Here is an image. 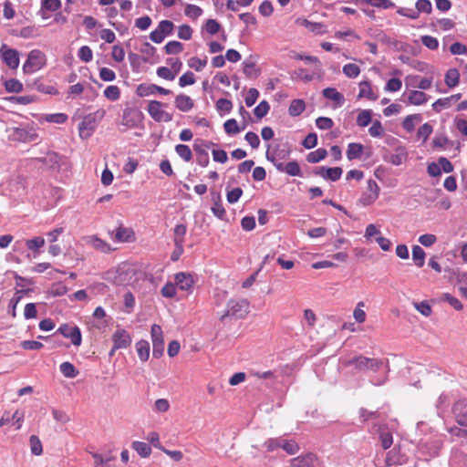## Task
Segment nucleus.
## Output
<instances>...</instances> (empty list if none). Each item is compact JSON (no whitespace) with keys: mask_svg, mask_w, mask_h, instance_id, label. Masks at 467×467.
Listing matches in <instances>:
<instances>
[{"mask_svg":"<svg viewBox=\"0 0 467 467\" xmlns=\"http://www.w3.org/2000/svg\"><path fill=\"white\" fill-rule=\"evenodd\" d=\"M344 366L353 367L355 370L359 372H365L371 370L376 372L381 368L384 364V360L381 358H367L359 355L343 361Z\"/></svg>","mask_w":467,"mask_h":467,"instance_id":"obj_1","label":"nucleus"},{"mask_svg":"<svg viewBox=\"0 0 467 467\" xmlns=\"http://www.w3.org/2000/svg\"><path fill=\"white\" fill-rule=\"evenodd\" d=\"M106 111L98 109L97 111L88 114L78 125L79 136L82 139L89 138L95 131L98 123L104 118Z\"/></svg>","mask_w":467,"mask_h":467,"instance_id":"obj_2","label":"nucleus"},{"mask_svg":"<svg viewBox=\"0 0 467 467\" xmlns=\"http://www.w3.org/2000/svg\"><path fill=\"white\" fill-rule=\"evenodd\" d=\"M137 270L130 264H121L116 270L113 282L118 285H130L137 281Z\"/></svg>","mask_w":467,"mask_h":467,"instance_id":"obj_3","label":"nucleus"},{"mask_svg":"<svg viewBox=\"0 0 467 467\" xmlns=\"http://www.w3.org/2000/svg\"><path fill=\"white\" fill-rule=\"evenodd\" d=\"M249 312V302L246 299H231L227 304V310L221 317L224 320L226 317L244 318Z\"/></svg>","mask_w":467,"mask_h":467,"instance_id":"obj_4","label":"nucleus"},{"mask_svg":"<svg viewBox=\"0 0 467 467\" xmlns=\"http://www.w3.org/2000/svg\"><path fill=\"white\" fill-rule=\"evenodd\" d=\"M46 63V55L38 49H34L29 52L27 59L23 66V71L26 74H32L42 68Z\"/></svg>","mask_w":467,"mask_h":467,"instance_id":"obj_5","label":"nucleus"},{"mask_svg":"<svg viewBox=\"0 0 467 467\" xmlns=\"http://www.w3.org/2000/svg\"><path fill=\"white\" fill-rule=\"evenodd\" d=\"M167 107L158 100H150L147 107L149 115L157 122H170L173 119V115L166 111L163 108Z\"/></svg>","mask_w":467,"mask_h":467,"instance_id":"obj_6","label":"nucleus"},{"mask_svg":"<svg viewBox=\"0 0 467 467\" xmlns=\"http://www.w3.org/2000/svg\"><path fill=\"white\" fill-rule=\"evenodd\" d=\"M380 188L374 180L368 181L367 189L358 199V203L364 207L373 204L379 196Z\"/></svg>","mask_w":467,"mask_h":467,"instance_id":"obj_7","label":"nucleus"},{"mask_svg":"<svg viewBox=\"0 0 467 467\" xmlns=\"http://www.w3.org/2000/svg\"><path fill=\"white\" fill-rule=\"evenodd\" d=\"M151 340H152V355L154 358H159L163 355L164 352V338L163 332L159 325H152L150 329Z\"/></svg>","mask_w":467,"mask_h":467,"instance_id":"obj_8","label":"nucleus"},{"mask_svg":"<svg viewBox=\"0 0 467 467\" xmlns=\"http://www.w3.org/2000/svg\"><path fill=\"white\" fill-rule=\"evenodd\" d=\"M0 57L10 68L16 69L19 66V54L16 49L10 48L5 44L0 47Z\"/></svg>","mask_w":467,"mask_h":467,"instance_id":"obj_9","label":"nucleus"},{"mask_svg":"<svg viewBox=\"0 0 467 467\" xmlns=\"http://www.w3.org/2000/svg\"><path fill=\"white\" fill-rule=\"evenodd\" d=\"M57 332L62 334L65 337L69 338L74 346H80L82 337L80 329L77 326L70 327L67 324H64L57 329Z\"/></svg>","mask_w":467,"mask_h":467,"instance_id":"obj_10","label":"nucleus"},{"mask_svg":"<svg viewBox=\"0 0 467 467\" xmlns=\"http://www.w3.org/2000/svg\"><path fill=\"white\" fill-rule=\"evenodd\" d=\"M112 341L114 348L120 349L127 348L131 343V338L125 329L118 328L112 335Z\"/></svg>","mask_w":467,"mask_h":467,"instance_id":"obj_11","label":"nucleus"},{"mask_svg":"<svg viewBox=\"0 0 467 467\" xmlns=\"http://www.w3.org/2000/svg\"><path fill=\"white\" fill-rule=\"evenodd\" d=\"M317 457L314 453H306L293 458L290 461L291 467H316Z\"/></svg>","mask_w":467,"mask_h":467,"instance_id":"obj_12","label":"nucleus"},{"mask_svg":"<svg viewBox=\"0 0 467 467\" xmlns=\"http://www.w3.org/2000/svg\"><path fill=\"white\" fill-rule=\"evenodd\" d=\"M296 24L306 27L309 32L315 35H323L327 32V26L319 22H312L304 17H298Z\"/></svg>","mask_w":467,"mask_h":467,"instance_id":"obj_13","label":"nucleus"},{"mask_svg":"<svg viewBox=\"0 0 467 467\" xmlns=\"http://www.w3.org/2000/svg\"><path fill=\"white\" fill-rule=\"evenodd\" d=\"M342 173L343 170L340 167H319L317 169V171H315V174L321 176L325 180H330L332 182H337L339 180Z\"/></svg>","mask_w":467,"mask_h":467,"instance_id":"obj_14","label":"nucleus"},{"mask_svg":"<svg viewBox=\"0 0 467 467\" xmlns=\"http://www.w3.org/2000/svg\"><path fill=\"white\" fill-rule=\"evenodd\" d=\"M453 413L459 425L467 427V400H460L453 406Z\"/></svg>","mask_w":467,"mask_h":467,"instance_id":"obj_15","label":"nucleus"},{"mask_svg":"<svg viewBox=\"0 0 467 467\" xmlns=\"http://www.w3.org/2000/svg\"><path fill=\"white\" fill-rule=\"evenodd\" d=\"M87 244L93 247L95 250L104 254H109L113 250L109 243L99 238L96 235L88 236Z\"/></svg>","mask_w":467,"mask_h":467,"instance_id":"obj_16","label":"nucleus"},{"mask_svg":"<svg viewBox=\"0 0 467 467\" xmlns=\"http://www.w3.org/2000/svg\"><path fill=\"white\" fill-rule=\"evenodd\" d=\"M407 86L419 88L421 90L430 89L432 86V78H420L419 76L408 77L406 78Z\"/></svg>","mask_w":467,"mask_h":467,"instance_id":"obj_17","label":"nucleus"},{"mask_svg":"<svg viewBox=\"0 0 467 467\" xmlns=\"http://www.w3.org/2000/svg\"><path fill=\"white\" fill-rule=\"evenodd\" d=\"M115 241L119 243H131L135 241V233L131 228L119 226L116 229Z\"/></svg>","mask_w":467,"mask_h":467,"instance_id":"obj_18","label":"nucleus"},{"mask_svg":"<svg viewBox=\"0 0 467 467\" xmlns=\"http://www.w3.org/2000/svg\"><path fill=\"white\" fill-rule=\"evenodd\" d=\"M175 107L182 112H188L194 107L193 99L185 94H180L175 97Z\"/></svg>","mask_w":467,"mask_h":467,"instance_id":"obj_19","label":"nucleus"},{"mask_svg":"<svg viewBox=\"0 0 467 467\" xmlns=\"http://www.w3.org/2000/svg\"><path fill=\"white\" fill-rule=\"evenodd\" d=\"M176 285L183 291H190L193 285L192 275L185 273H178L175 275Z\"/></svg>","mask_w":467,"mask_h":467,"instance_id":"obj_20","label":"nucleus"},{"mask_svg":"<svg viewBox=\"0 0 467 467\" xmlns=\"http://www.w3.org/2000/svg\"><path fill=\"white\" fill-rule=\"evenodd\" d=\"M141 113L136 109H127L123 112V124L129 128L135 127L140 120Z\"/></svg>","mask_w":467,"mask_h":467,"instance_id":"obj_21","label":"nucleus"},{"mask_svg":"<svg viewBox=\"0 0 467 467\" xmlns=\"http://www.w3.org/2000/svg\"><path fill=\"white\" fill-rule=\"evenodd\" d=\"M287 156L288 151L285 150H275L272 151L267 150L266 151V159L271 161L276 169L279 164H284L283 161L285 160Z\"/></svg>","mask_w":467,"mask_h":467,"instance_id":"obj_22","label":"nucleus"},{"mask_svg":"<svg viewBox=\"0 0 467 467\" xmlns=\"http://www.w3.org/2000/svg\"><path fill=\"white\" fill-rule=\"evenodd\" d=\"M212 202H213V206H212L213 213L216 217L223 219V216L225 215V210L222 203L221 194L219 192H212Z\"/></svg>","mask_w":467,"mask_h":467,"instance_id":"obj_23","label":"nucleus"},{"mask_svg":"<svg viewBox=\"0 0 467 467\" xmlns=\"http://www.w3.org/2000/svg\"><path fill=\"white\" fill-rule=\"evenodd\" d=\"M358 99L366 98L369 100L378 99V95L373 91L370 82L361 81L359 83Z\"/></svg>","mask_w":467,"mask_h":467,"instance_id":"obj_24","label":"nucleus"},{"mask_svg":"<svg viewBox=\"0 0 467 467\" xmlns=\"http://www.w3.org/2000/svg\"><path fill=\"white\" fill-rule=\"evenodd\" d=\"M429 96L421 90H412L408 95V103L420 106L426 103Z\"/></svg>","mask_w":467,"mask_h":467,"instance_id":"obj_25","label":"nucleus"},{"mask_svg":"<svg viewBox=\"0 0 467 467\" xmlns=\"http://www.w3.org/2000/svg\"><path fill=\"white\" fill-rule=\"evenodd\" d=\"M277 170L281 172H285L290 176H301V169L299 164L296 161H289L286 164H279Z\"/></svg>","mask_w":467,"mask_h":467,"instance_id":"obj_26","label":"nucleus"},{"mask_svg":"<svg viewBox=\"0 0 467 467\" xmlns=\"http://www.w3.org/2000/svg\"><path fill=\"white\" fill-rule=\"evenodd\" d=\"M323 95L326 99L333 100L337 105L341 106L344 101V96L334 88H327L323 90Z\"/></svg>","mask_w":467,"mask_h":467,"instance_id":"obj_27","label":"nucleus"},{"mask_svg":"<svg viewBox=\"0 0 467 467\" xmlns=\"http://www.w3.org/2000/svg\"><path fill=\"white\" fill-rule=\"evenodd\" d=\"M306 109V103L303 99H293L288 108V113L292 117H297L303 113Z\"/></svg>","mask_w":467,"mask_h":467,"instance_id":"obj_28","label":"nucleus"},{"mask_svg":"<svg viewBox=\"0 0 467 467\" xmlns=\"http://www.w3.org/2000/svg\"><path fill=\"white\" fill-rule=\"evenodd\" d=\"M136 349L140 359L143 362L147 361L150 357V344L146 340H140L136 344Z\"/></svg>","mask_w":467,"mask_h":467,"instance_id":"obj_29","label":"nucleus"},{"mask_svg":"<svg viewBox=\"0 0 467 467\" xmlns=\"http://www.w3.org/2000/svg\"><path fill=\"white\" fill-rule=\"evenodd\" d=\"M426 254L420 245L412 246V260L418 267H422L425 263Z\"/></svg>","mask_w":467,"mask_h":467,"instance_id":"obj_30","label":"nucleus"},{"mask_svg":"<svg viewBox=\"0 0 467 467\" xmlns=\"http://www.w3.org/2000/svg\"><path fill=\"white\" fill-rule=\"evenodd\" d=\"M131 447L142 458H147L151 453L150 446L143 441H133Z\"/></svg>","mask_w":467,"mask_h":467,"instance_id":"obj_31","label":"nucleus"},{"mask_svg":"<svg viewBox=\"0 0 467 467\" xmlns=\"http://www.w3.org/2000/svg\"><path fill=\"white\" fill-rule=\"evenodd\" d=\"M407 159V152L404 149H397L395 153H392L386 159L393 165L399 166L402 164Z\"/></svg>","mask_w":467,"mask_h":467,"instance_id":"obj_32","label":"nucleus"},{"mask_svg":"<svg viewBox=\"0 0 467 467\" xmlns=\"http://www.w3.org/2000/svg\"><path fill=\"white\" fill-rule=\"evenodd\" d=\"M379 441L382 448L387 450L391 447L393 443V437L391 432L387 428H381L379 431Z\"/></svg>","mask_w":467,"mask_h":467,"instance_id":"obj_33","label":"nucleus"},{"mask_svg":"<svg viewBox=\"0 0 467 467\" xmlns=\"http://www.w3.org/2000/svg\"><path fill=\"white\" fill-rule=\"evenodd\" d=\"M460 73L456 68H450L445 75V83L449 88H454L459 84Z\"/></svg>","mask_w":467,"mask_h":467,"instance_id":"obj_34","label":"nucleus"},{"mask_svg":"<svg viewBox=\"0 0 467 467\" xmlns=\"http://www.w3.org/2000/svg\"><path fill=\"white\" fill-rule=\"evenodd\" d=\"M363 152V146L359 143H349L347 150V157L349 161L358 159Z\"/></svg>","mask_w":467,"mask_h":467,"instance_id":"obj_35","label":"nucleus"},{"mask_svg":"<svg viewBox=\"0 0 467 467\" xmlns=\"http://www.w3.org/2000/svg\"><path fill=\"white\" fill-rule=\"evenodd\" d=\"M92 457L95 460V467H110V462L115 460L111 455L103 456L97 452H92Z\"/></svg>","mask_w":467,"mask_h":467,"instance_id":"obj_36","label":"nucleus"},{"mask_svg":"<svg viewBox=\"0 0 467 467\" xmlns=\"http://www.w3.org/2000/svg\"><path fill=\"white\" fill-rule=\"evenodd\" d=\"M60 372L68 379H74L78 376V371L75 366L70 362H63L59 367Z\"/></svg>","mask_w":467,"mask_h":467,"instance_id":"obj_37","label":"nucleus"},{"mask_svg":"<svg viewBox=\"0 0 467 467\" xmlns=\"http://www.w3.org/2000/svg\"><path fill=\"white\" fill-rule=\"evenodd\" d=\"M187 233L185 224H177L173 229V242L174 244H184V237Z\"/></svg>","mask_w":467,"mask_h":467,"instance_id":"obj_38","label":"nucleus"},{"mask_svg":"<svg viewBox=\"0 0 467 467\" xmlns=\"http://www.w3.org/2000/svg\"><path fill=\"white\" fill-rule=\"evenodd\" d=\"M327 155L326 149L319 148L317 150L311 151L306 156V161L310 163H317L324 160Z\"/></svg>","mask_w":467,"mask_h":467,"instance_id":"obj_39","label":"nucleus"},{"mask_svg":"<svg viewBox=\"0 0 467 467\" xmlns=\"http://www.w3.org/2000/svg\"><path fill=\"white\" fill-rule=\"evenodd\" d=\"M27 249L39 254V249L45 245V239L41 236H37L26 241Z\"/></svg>","mask_w":467,"mask_h":467,"instance_id":"obj_40","label":"nucleus"},{"mask_svg":"<svg viewBox=\"0 0 467 467\" xmlns=\"http://www.w3.org/2000/svg\"><path fill=\"white\" fill-rule=\"evenodd\" d=\"M372 112L369 109H362L357 117V124L359 127H367L371 122Z\"/></svg>","mask_w":467,"mask_h":467,"instance_id":"obj_41","label":"nucleus"},{"mask_svg":"<svg viewBox=\"0 0 467 467\" xmlns=\"http://www.w3.org/2000/svg\"><path fill=\"white\" fill-rule=\"evenodd\" d=\"M156 85L155 84H140L137 87L136 93L139 97H148L155 94Z\"/></svg>","mask_w":467,"mask_h":467,"instance_id":"obj_42","label":"nucleus"},{"mask_svg":"<svg viewBox=\"0 0 467 467\" xmlns=\"http://www.w3.org/2000/svg\"><path fill=\"white\" fill-rule=\"evenodd\" d=\"M175 151L185 161H190L192 159V153L188 145L178 144L175 147Z\"/></svg>","mask_w":467,"mask_h":467,"instance_id":"obj_43","label":"nucleus"},{"mask_svg":"<svg viewBox=\"0 0 467 467\" xmlns=\"http://www.w3.org/2000/svg\"><path fill=\"white\" fill-rule=\"evenodd\" d=\"M213 145V142H207L202 140H195L193 144V150L197 155L208 154V149Z\"/></svg>","mask_w":467,"mask_h":467,"instance_id":"obj_44","label":"nucleus"},{"mask_svg":"<svg viewBox=\"0 0 467 467\" xmlns=\"http://www.w3.org/2000/svg\"><path fill=\"white\" fill-rule=\"evenodd\" d=\"M281 448L290 455H294L299 451V445L295 441H288L283 438Z\"/></svg>","mask_w":467,"mask_h":467,"instance_id":"obj_45","label":"nucleus"},{"mask_svg":"<svg viewBox=\"0 0 467 467\" xmlns=\"http://www.w3.org/2000/svg\"><path fill=\"white\" fill-rule=\"evenodd\" d=\"M420 119L421 118L419 114L409 115L404 119L402 126L404 130L410 132L415 129V122L420 121Z\"/></svg>","mask_w":467,"mask_h":467,"instance_id":"obj_46","label":"nucleus"},{"mask_svg":"<svg viewBox=\"0 0 467 467\" xmlns=\"http://www.w3.org/2000/svg\"><path fill=\"white\" fill-rule=\"evenodd\" d=\"M441 300L447 302L457 311H461L463 308V305L462 304V302L449 293L443 294L441 296Z\"/></svg>","mask_w":467,"mask_h":467,"instance_id":"obj_47","label":"nucleus"},{"mask_svg":"<svg viewBox=\"0 0 467 467\" xmlns=\"http://www.w3.org/2000/svg\"><path fill=\"white\" fill-rule=\"evenodd\" d=\"M184 14L190 18L196 19L202 15V9L198 5L188 4L185 6Z\"/></svg>","mask_w":467,"mask_h":467,"instance_id":"obj_48","label":"nucleus"},{"mask_svg":"<svg viewBox=\"0 0 467 467\" xmlns=\"http://www.w3.org/2000/svg\"><path fill=\"white\" fill-rule=\"evenodd\" d=\"M342 71L347 77H348L350 78H355L359 75L360 68L358 65L349 63V64H346L343 67Z\"/></svg>","mask_w":467,"mask_h":467,"instance_id":"obj_49","label":"nucleus"},{"mask_svg":"<svg viewBox=\"0 0 467 467\" xmlns=\"http://www.w3.org/2000/svg\"><path fill=\"white\" fill-rule=\"evenodd\" d=\"M104 96L108 99H109L111 101H115V100L119 99L120 97V89L118 86H115V85L109 86L104 90Z\"/></svg>","mask_w":467,"mask_h":467,"instance_id":"obj_50","label":"nucleus"},{"mask_svg":"<svg viewBox=\"0 0 467 467\" xmlns=\"http://www.w3.org/2000/svg\"><path fill=\"white\" fill-rule=\"evenodd\" d=\"M5 88L8 92L19 93L23 90V84L17 79L11 78L5 82Z\"/></svg>","mask_w":467,"mask_h":467,"instance_id":"obj_51","label":"nucleus"},{"mask_svg":"<svg viewBox=\"0 0 467 467\" xmlns=\"http://www.w3.org/2000/svg\"><path fill=\"white\" fill-rule=\"evenodd\" d=\"M413 306L424 317H430L432 309L428 301L413 302Z\"/></svg>","mask_w":467,"mask_h":467,"instance_id":"obj_52","label":"nucleus"},{"mask_svg":"<svg viewBox=\"0 0 467 467\" xmlns=\"http://www.w3.org/2000/svg\"><path fill=\"white\" fill-rule=\"evenodd\" d=\"M30 450L34 455H40L43 452L42 443L37 436L32 435L29 439Z\"/></svg>","mask_w":467,"mask_h":467,"instance_id":"obj_53","label":"nucleus"},{"mask_svg":"<svg viewBox=\"0 0 467 467\" xmlns=\"http://www.w3.org/2000/svg\"><path fill=\"white\" fill-rule=\"evenodd\" d=\"M362 3L368 4L374 7L389 9L394 7L395 4L390 0H363Z\"/></svg>","mask_w":467,"mask_h":467,"instance_id":"obj_54","label":"nucleus"},{"mask_svg":"<svg viewBox=\"0 0 467 467\" xmlns=\"http://www.w3.org/2000/svg\"><path fill=\"white\" fill-rule=\"evenodd\" d=\"M39 161L45 165L54 168L58 164L59 157L56 152H48L45 157L39 159Z\"/></svg>","mask_w":467,"mask_h":467,"instance_id":"obj_55","label":"nucleus"},{"mask_svg":"<svg viewBox=\"0 0 467 467\" xmlns=\"http://www.w3.org/2000/svg\"><path fill=\"white\" fill-rule=\"evenodd\" d=\"M270 106L266 100L261 101L254 109L256 118L262 119L267 115Z\"/></svg>","mask_w":467,"mask_h":467,"instance_id":"obj_56","label":"nucleus"},{"mask_svg":"<svg viewBox=\"0 0 467 467\" xmlns=\"http://www.w3.org/2000/svg\"><path fill=\"white\" fill-rule=\"evenodd\" d=\"M165 52L167 54H179L182 51L183 46L179 41H170L164 47Z\"/></svg>","mask_w":467,"mask_h":467,"instance_id":"obj_57","label":"nucleus"},{"mask_svg":"<svg viewBox=\"0 0 467 467\" xmlns=\"http://www.w3.org/2000/svg\"><path fill=\"white\" fill-rule=\"evenodd\" d=\"M452 106L450 99L447 97V98H443V99H437L433 104H432V109L434 111L436 112H441L442 109H449Z\"/></svg>","mask_w":467,"mask_h":467,"instance_id":"obj_58","label":"nucleus"},{"mask_svg":"<svg viewBox=\"0 0 467 467\" xmlns=\"http://www.w3.org/2000/svg\"><path fill=\"white\" fill-rule=\"evenodd\" d=\"M170 402L167 399H158L155 400L153 410L156 412L164 413L170 410Z\"/></svg>","mask_w":467,"mask_h":467,"instance_id":"obj_59","label":"nucleus"},{"mask_svg":"<svg viewBox=\"0 0 467 467\" xmlns=\"http://www.w3.org/2000/svg\"><path fill=\"white\" fill-rule=\"evenodd\" d=\"M432 133V126L429 123H424L417 132L418 139H421L422 141H426L430 135Z\"/></svg>","mask_w":467,"mask_h":467,"instance_id":"obj_60","label":"nucleus"},{"mask_svg":"<svg viewBox=\"0 0 467 467\" xmlns=\"http://www.w3.org/2000/svg\"><path fill=\"white\" fill-rule=\"evenodd\" d=\"M433 26L443 30V31H448L454 27L455 23L450 18H441V19H438L433 24Z\"/></svg>","mask_w":467,"mask_h":467,"instance_id":"obj_61","label":"nucleus"},{"mask_svg":"<svg viewBox=\"0 0 467 467\" xmlns=\"http://www.w3.org/2000/svg\"><path fill=\"white\" fill-rule=\"evenodd\" d=\"M224 130L227 134H237L240 132V128L234 119L226 120L223 124Z\"/></svg>","mask_w":467,"mask_h":467,"instance_id":"obj_62","label":"nucleus"},{"mask_svg":"<svg viewBox=\"0 0 467 467\" xmlns=\"http://www.w3.org/2000/svg\"><path fill=\"white\" fill-rule=\"evenodd\" d=\"M364 306H365L364 302H362V301L358 302L354 312H353V317L358 323H363L366 320V313L362 309V307Z\"/></svg>","mask_w":467,"mask_h":467,"instance_id":"obj_63","label":"nucleus"},{"mask_svg":"<svg viewBox=\"0 0 467 467\" xmlns=\"http://www.w3.org/2000/svg\"><path fill=\"white\" fill-rule=\"evenodd\" d=\"M174 25L170 20H162L159 23L157 29L163 35L169 36L172 33Z\"/></svg>","mask_w":467,"mask_h":467,"instance_id":"obj_64","label":"nucleus"}]
</instances>
